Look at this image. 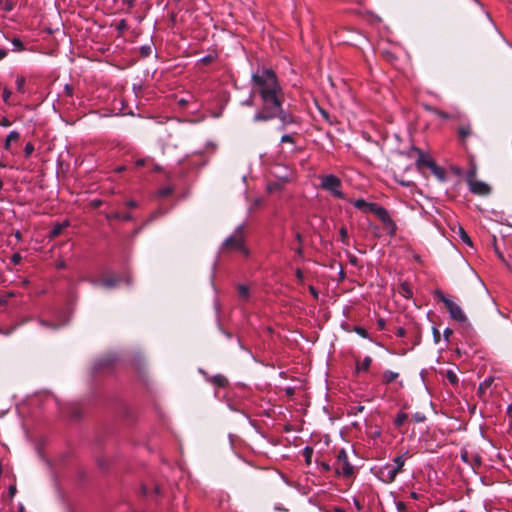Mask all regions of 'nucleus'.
Returning a JSON list of instances; mask_svg holds the SVG:
<instances>
[{"mask_svg": "<svg viewBox=\"0 0 512 512\" xmlns=\"http://www.w3.org/2000/svg\"><path fill=\"white\" fill-rule=\"evenodd\" d=\"M40 323H41L43 326L48 327V328H51V329H54V330L57 328V326H56V325H54V324H50V323L45 322V321H41Z\"/></svg>", "mask_w": 512, "mask_h": 512, "instance_id": "5fc2aeb1", "label": "nucleus"}, {"mask_svg": "<svg viewBox=\"0 0 512 512\" xmlns=\"http://www.w3.org/2000/svg\"><path fill=\"white\" fill-rule=\"evenodd\" d=\"M452 334H453L452 329H450V328H446V329L444 330L443 335H444V338H445V340H446L447 342L449 341V338H450V336H451Z\"/></svg>", "mask_w": 512, "mask_h": 512, "instance_id": "c03bdc74", "label": "nucleus"}, {"mask_svg": "<svg viewBox=\"0 0 512 512\" xmlns=\"http://www.w3.org/2000/svg\"><path fill=\"white\" fill-rule=\"evenodd\" d=\"M210 382L220 388H224L228 385V379L224 375H221V374L214 375L210 379Z\"/></svg>", "mask_w": 512, "mask_h": 512, "instance_id": "a211bd4d", "label": "nucleus"}, {"mask_svg": "<svg viewBox=\"0 0 512 512\" xmlns=\"http://www.w3.org/2000/svg\"><path fill=\"white\" fill-rule=\"evenodd\" d=\"M312 455H313V448L310 447V446H306L303 449V456L305 457V460H306L307 464H310Z\"/></svg>", "mask_w": 512, "mask_h": 512, "instance_id": "cd10ccee", "label": "nucleus"}, {"mask_svg": "<svg viewBox=\"0 0 512 512\" xmlns=\"http://www.w3.org/2000/svg\"><path fill=\"white\" fill-rule=\"evenodd\" d=\"M490 383H491L490 380H485L483 383H481L479 386V392L482 393L484 387H488L490 385Z\"/></svg>", "mask_w": 512, "mask_h": 512, "instance_id": "8fccbe9b", "label": "nucleus"}, {"mask_svg": "<svg viewBox=\"0 0 512 512\" xmlns=\"http://www.w3.org/2000/svg\"><path fill=\"white\" fill-rule=\"evenodd\" d=\"M8 52L6 49L1 48L0 49V60L4 59L7 56Z\"/></svg>", "mask_w": 512, "mask_h": 512, "instance_id": "052dcab7", "label": "nucleus"}, {"mask_svg": "<svg viewBox=\"0 0 512 512\" xmlns=\"http://www.w3.org/2000/svg\"><path fill=\"white\" fill-rule=\"evenodd\" d=\"M320 187L321 189L329 192L333 197L338 199H344L345 195L342 192V182L340 178L333 174L320 176Z\"/></svg>", "mask_w": 512, "mask_h": 512, "instance_id": "20e7f679", "label": "nucleus"}, {"mask_svg": "<svg viewBox=\"0 0 512 512\" xmlns=\"http://www.w3.org/2000/svg\"><path fill=\"white\" fill-rule=\"evenodd\" d=\"M72 417L73 418H79L80 417V412L78 410H75L73 413H72Z\"/></svg>", "mask_w": 512, "mask_h": 512, "instance_id": "0e129e2a", "label": "nucleus"}, {"mask_svg": "<svg viewBox=\"0 0 512 512\" xmlns=\"http://www.w3.org/2000/svg\"><path fill=\"white\" fill-rule=\"evenodd\" d=\"M135 0H123V3L128 5V7H133Z\"/></svg>", "mask_w": 512, "mask_h": 512, "instance_id": "680f3d73", "label": "nucleus"}, {"mask_svg": "<svg viewBox=\"0 0 512 512\" xmlns=\"http://www.w3.org/2000/svg\"><path fill=\"white\" fill-rule=\"evenodd\" d=\"M215 57L213 55H207L205 57H203L201 59V61L204 63V64H210L214 61Z\"/></svg>", "mask_w": 512, "mask_h": 512, "instance_id": "79ce46f5", "label": "nucleus"}, {"mask_svg": "<svg viewBox=\"0 0 512 512\" xmlns=\"http://www.w3.org/2000/svg\"><path fill=\"white\" fill-rule=\"evenodd\" d=\"M12 45H13V50L14 51H23L25 50V46H24V43L21 41L20 38H13L12 41H11Z\"/></svg>", "mask_w": 512, "mask_h": 512, "instance_id": "5701e85b", "label": "nucleus"}, {"mask_svg": "<svg viewBox=\"0 0 512 512\" xmlns=\"http://www.w3.org/2000/svg\"><path fill=\"white\" fill-rule=\"evenodd\" d=\"M251 89L252 94L258 95L261 100L260 109H267L284 98L278 77L275 71L269 68L258 69L252 74Z\"/></svg>", "mask_w": 512, "mask_h": 512, "instance_id": "f257e3e1", "label": "nucleus"}, {"mask_svg": "<svg viewBox=\"0 0 512 512\" xmlns=\"http://www.w3.org/2000/svg\"><path fill=\"white\" fill-rule=\"evenodd\" d=\"M378 326L380 329H384V319L383 318L378 319Z\"/></svg>", "mask_w": 512, "mask_h": 512, "instance_id": "e2e57ef3", "label": "nucleus"}, {"mask_svg": "<svg viewBox=\"0 0 512 512\" xmlns=\"http://www.w3.org/2000/svg\"><path fill=\"white\" fill-rule=\"evenodd\" d=\"M295 275H296V278H297L298 282L299 283H303V281H304V274H303L302 270L299 269V268L296 269Z\"/></svg>", "mask_w": 512, "mask_h": 512, "instance_id": "58836bf2", "label": "nucleus"}, {"mask_svg": "<svg viewBox=\"0 0 512 512\" xmlns=\"http://www.w3.org/2000/svg\"><path fill=\"white\" fill-rule=\"evenodd\" d=\"M440 337H441V335H440L439 330H438L437 328H433V338H434V342H435V343H439V341H440Z\"/></svg>", "mask_w": 512, "mask_h": 512, "instance_id": "37998d69", "label": "nucleus"}, {"mask_svg": "<svg viewBox=\"0 0 512 512\" xmlns=\"http://www.w3.org/2000/svg\"><path fill=\"white\" fill-rule=\"evenodd\" d=\"M366 214L375 215L380 221L384 222V208L375 204L368 203L365 212Z\"/></svg>", "mask_w": 512, "mask_h": 512, "instance_id": "9b49d317", "label": "nucleus"}, {"mask_svg": "<svg viewBox=\"0 0 512 512\" xmlns=\"http://www.w3.org/2000/svg\"><path fill=\"white\" fill-rule=\"evenodd\" d=\"M413 151L417 153L418 156L416 160V165L418 168H421V166H426L429 168V162H434V160L428 154H425L421 150L413 148Z\"/></svg>", "mask_w": 512, "mask_h": 512, "instance_id": "ddd939ff", "label": "nucleus"}, {"mask_svg": "<svg viewBox=\"0 0 512 512\" xmlns=\"http://www.w3.org/2000/svg\"><path fill=\"white\" fill-rule=\"evenodd\" d=\"M126 206H127L128 208H135V207H137V202H136V201H134V200H130V201H128V202L126 203Z\"/></svg>", "mask_w": 512, "mask_h": 512, "instance_id": "6e6d98bb", "label": "nucleus"}, {"mask_svg": "<svg viewBox=\"0 0 512 512\" xmlns=\"http://www.w3.org/2000/svg\"><path fill=\"white\" fill-rule=\"evenodd\" d=\"M100 204H101V201H100V200H95V201H93V205H94L95 207L100 206Z\"/></svg>", "mask_w": 512, "mask_h": 512, "instance_id": "774afa93", "label": "nucleus"}, {"mask_svg": "<svg viewBox=\"0 0 512 512\" xmlns=\"http://www.w3.org/2000/svg\"><path fill=\"white\" fill-rule=\"evenodd\" d=\"M116 362V357L112 354L104 355L95 360L93 369L96 372L109 371L113 368Z\"/></svg>", "mask_w": 512, "mask_h": 512, "instance_id": "6e6552de", "label": "nucleus"}, {"mask_svg": "<svg viewBox=\"0 0 512 512\" xmlns=\"http://www.w3.org/2000/svg\"><path fill=\"white\" fill-rule=\"evenodd\" d=\"M334 469L337 475H342L345 478L354 476V466L349 462L347 452L344 449L338 451Z\"/></svg>", "mask_w": 512, "mask_h": 512, "instance_id": "39448f33", "label": "nucleus"}, {"mask_svg": "<svg viewBox=\"0 0 512 512\" xmlns=\"http://www.w3.org/2000/svg\"><path fill=\"white\" fill-rule=\"evenodd\" d=\"M408 415L405 412H399L397 417L394 420V425L396 427H401L403 423L407 420Z\"/></svg>", "mask_w": 512, "mask_h": 512, "instance_id": "4be33fe9", "label": "nucleus"}, {"mask_svg": "<svg viewBox=\"0 0 512 512\" xmlns=\"http://www.w3.org/2000/svg\"><path fill=\"white\" fill-rule=\"evenodd\" d=\"M340 240L344 245H349V236L346 227L342 226L339 230Z\"/></svg>", "mask_w": 512, "mask_h": 512, "instance_id": "b1692460", "label": "nucleus"}, {"mask_svg": "<svg viewBox=\"0 0 512 512\" xmlns=\"http://www.w3.org/2000/svg\"><path fill=\"white\" fill-rule=\"evenodd\" d=\"M321 467L326 472L330 471V469H331L330 465L328 463H326V462H322L321 463Z\"/></svg>", "mask_w": 512, "mask_h": 512, "instance_id": "bf43d9fd", "label": "nucleus"}, {"mask_svg": "<svg viewBox=\"0 0 512 512\" xmlns=\"http://www.w3.org/2000/svg\"><path fill=\"white\" fill-rule=\"evenodd\" d=\"M436 297L441 302L444 303V305L447 308L451 318H453L454 320H456L458 322H465L467 320V317H466L464 311L462 310V308L457 303H455L454 301H452L451 299L446 297L440 291L436 292Z\"/></svg>", "mask_w": 512, "mask_h": 512, "instance_id": "423d86ee", "label": "nucleus"}, {"mask_svg": "<svg viewBox=\"0 0 512 512\" xmlns=\"http://www.w3.org/2000/svg\"><path fill=\"white\" fill-rule=\"evenodd\" d=\"M173 192V189L170 188V187H166V188H163L161 191H160V195L163 196V197H167L169 195H171Z\"/></svg>", "mask_w": 512, "mask_h": 512, "instance_id": "a19ab883", "label": "nucleus"}, {"mask_svg": "<svg viewBox=\"0 0 512 512\" xmlns=\"http://www.w3.org/2000/svg\"><path fill=\"white\" fill-rule=\"evenodd\" d=\"M0 125L3 127H9V126H11V122L8 118L3 117L0 121Z\"/></svg>", "mask_w": 512, "mask_h": 512, "instance_id": "49530a36", "label": "nucleus"}, {"mask_svg": "<svg viewBox=\"0 0 512 512\" xmlns=\"http://www.w3.org/2000/svg\"><path fill=\"white\" fill-rule=\"evenodd\" d=\"M429 169L434 174V176L441 182H444L446 180V172L444 168L436 165L435 162H429Z\"/></svg>", "mask_w": 512, "mask_h": 512, "instance_id": "4468645a", "label": "nucleus"}, {"mask_svg": "<svg viewBox=\"0 0 512 512\" xmlns=\"http://www.w3.org/2000/svg\"><path fill=\"white\" fill-rule=\"evenodd\" d=\"M470 191L477 195H487L490 193V187L488 184L482 181L469 180Z\"/></svg>", "mask_w": 512, "mask_h": 512, "instance_id": "9d476101", "label": "nucleus"}, {"mask_svg": "<svg viewBox=\"0 0 512 512\" xmlns=\"http://www.w3.org/2000/svg\"><path fill=\"white\" fill-rule=\"evenodd\" d=\"M15 237L18 239V240H21L22 239V234L20 231H16L15 233Z\"/></svg>", "mask_w": 512, "mask_h": 512, "instance_id": "69168bd1", "label": "nucleus"}, {"mask_svg": "<svg viewBox=\"0 0 512 512\" xmlns=\"http://www.w3.org/2000/svg\"><path fill=\"white\" fill-rule=\"evenodd\" d=\"M106 218L108 220L131 221L132 220V215L130 213L113 212V213L107 214Z\"/></svg>", "mask_w": 512, "mask_h": 512, "instance_id": "f3484780", "label": "nucleus"}, {"mask_svg": "<svg viewBox=\"0 0 512 512\" xmlns=\"http://www.w3.org/2000/svg\"><path fill=\"white\" fill-rule=\"evenodd\" d=\"M368 202H366L364 199H357L354 201L353 205L355 208L365 212Z\"/></svg>", "mask_w": 512, "mask_h": 512, "instance_id": "c756f323", "label": "nucleus"}, {"mask_svg": "<svg viewBox=\"0 0 512 512\" xmlns=\"http://www.w3.org/2000/svg\"><path fill=\"white\" fill-rule=\"evenodd\" d=\"M280 141H281V143H291V144L295 143V140H294L293 136L290 135V134L283 135L281 137Z\"/></svg>", "mask_w": 512, "mask_h": 512, "instance_id": "c9c22d12", "label": "nucleus"}, {"mask_svg": "<svg viewBox=\"0 0 512 512\" xmlns=\"http://www.w3.org/2000/svg\"><path fill=\"white\" fill-rule=\"evenodd\" d=\"M405 464L404 455H399L393 459V468L388 471V480L386 482H392L396 475L402 470Z\"/></svg>", "mask_w": 512, "mask_h": 512, "instance_id": "1a4fd4ad", "label": "nucleus"}, {"mask_svg": "<svg viewBox=\"0 0 512 512\" xmlns=\"http://www.w3.org/2000/svg\"><path fill=\"white\" fill-rule=\"evenodd\" d=\"M243 227L239 226L235 230L234 234L229 236L222 244L221 250L224 253H229L232 251H241L245 255H248V250L244 246V237H243Z\"/></svg>", "mask_w": 512, "mask_h": 512, "instance_id": "7ed1b4c3", "label": "nucleus"}, {"mask_svg": "<svg viewBox=\"0 0 512 512\" xmlns=\"http://www.w3.org/2000/svg\"><path fill=\"white\" fill-rule=\"evenodd\" d=\"M399 374L397 372L386 371V393L389 391L395 393L394 400L401 398L400 389L402 388V382H397Z\"/></svg>", "mask_w": 512, "mask_h": 512, "instance_id": "0eeeda50", "label": "nucleus"}, {"mask_svg": "<svg viewBox=\"0 0 512 512\" xmlns=\"http://www.w3.org/2000/svg\"><path fill=\"white\" fill-rule=\"evenodd\" d=\"M284 98L271 105L267 109H259L253 116L254 123L268 122L279 119L281 122L279 130H285L289 125L298 123V118L283 108Z\"/></svg>", "mask_w": 512, "mask_h": 512, "instance_id": "f03ea898", "label": "nucleus"}, {"mask_svg": "<svg viewBox=\"0 0 512 512\" xmlns=\"http://www.w3.org/2000/svg\"><path fill=\"white\" fill-rule=\"evenodd\" d=\"M3 10H5L6 12H10L14 9V2L11 1V0H6L4 3H3V7H2Z\"/></svg>", "mask_w": 512, "mask_h": 512, "instance_id": "473e14b6", "label": "nucleus"}, {"mask_svg": "<svg viewBox=\"0 0 512 512\" xmlns=\"http://www.w3.org/2000/svg\"><path fill=\"white\" fill-rule=\"evenodd\" d=\"M296 252V255L299 256V257H303L304 255V250H303V247L302 245H299L298 248L295 250Z\"/></svg>", "mask_w": 512, "mask_h": 512, "instance_id": "603ef678", "label": "nucleus"}, {"mask_svg": "<svg viewBox=\"0 0 512 512\" xmlns=\"http://www.w3.org/2000/svg\"><path fill=\"white\" fill-rule=\"evenodd\" d=\"M69 226V222L68 221H64L62 223H56L52 229L49 231V234H48V237L50 239H54L56 237H58L62 231Z\"/></svg>", "mask_w": 512, "mask_h": 512, "instance_id": "2eb2a0df", "label": "nucleus"}, {"mask_svg": "<svg viewBox=\"0 0 512 512\" xmlns=\"http://www.w3.org/2000/svg\"><path fill=\"white\" fill-rule=\"evenodd\" d=\"M19 139H20V133L18 131H11L5 140L4 149L7 151H11L12 142H16Z\"/></svg>", "mask_w": 512, "mask_h": 512, "instance_id": "dca6fc26", "label": "nucleus"}, {"mask_svg": "<svg viewBox=\"0 0 512 512\" xmlns=\"http://www.w3.org/2000/svg\"><path fill=\"white\" fill-rule=\"evenodd\" d=\"M472 134V130L470 125H462L458 129V135L461 141H464L467 137H469Z\"/></svg>", "mask_w": 512, "mask_h": 512, "instance_id": "6ab92c4d", "label": "nucleus"}, {"mask_svg": "<svg viewBox=\"0 0 512 512\" xmlns=\"http://www.w3.org/2000/svg\"><path fill=\"white\" fill-rule=\"evenodd\" d=\"M355 332L363 338H366L368 336L367 330L363 327H355Z\"/></svg>", "mask_w": 512, "mask_h": 512, "instance_id": "4c0bfd02", "label": "nucleus"}, {"mask_svg": "<svg viewBox=\"0 0 512 512\" xmlns=\"http://www.w3.org/2000/svg\"><path fill=\"white\" fill-rule=\"evenodd\" d=\"M459 236L460 239L467 245L472 246V241L469 237V235L466 233V231L463 228H459Z\"/></svg>", "mask_w": 512, "mask_h": 512, "instance_id": "a878e982", "label": "nucleus"}, {"mask_svg": "<svg viewBox=\"0 0 512 512\" xmlns=\"http://www.w3.org/2000/svg\"><path fill=\"white\" fill-rule=\"evenodd\" d=\"M295 238H296V240H297V242H298V244H299V245H302V244H303V237H302V235H301L300 233H298V232H297V233L295 234Z\"/></svg>", "mask_w": 512, "mask_h": 512, "instance_id": "4d7b16f0", "label": "nucleus"}, {"mask_svg": "<svg viewBox=\"0 0 512 512\" xmlns=\"http://www.w3.org/2000/svg\"><path fill=\"white\" fill-rule=\"evenodd\" d=\"M413 419L415 422L421 423L426 420V416L423 413L417 412L413 415Z\"/></svg>", "mask_w": 512, "mask_h": 512, "instance_id": "f704fd0d", "label": "nucleus"}, {"mask_svg": "<svg viewBox=\"0 0 512 512\" xmlns=\"http://www.w3.org/2000/svg\"><path fill=\"white\" fill-rule=\"evenodd\" d=\"M152 54L151 45H143L140 47V55L144 58L149 57Z\"/></svg>", "mask_w": 512, "mask_h": 512, "instance_id": "c85d7f7f", "label": "nucleus"}, {"mask_svg": "<svg viewBox=\"0 0 512 512\" xmlns=\"http://www.w3.org/2000/svg\"><path fill=\"white\" fill-rule=\"evenodd\" d=\"M121 281L122 278L118 276H104L100 280V284L106 289H112L117 287Z\"/></svg>", "mask_w": 512, "mask_h": 512, "instance_id": "f8f14e48", "label": "nucleus"}, {"mask_svg": "<svg viewBox=\"0 0 512 512\" xmlns=\"http://www.w3.org/2000/svg\"><path fill=\"white\" fill-rule=\"evenodd\" d=\"M309 292L313 295V297L315 299L318 298V291L316 290V288L312 285L309 286Z\"/></svg>", "mask_w": 512, "mask_h": 512, "instance_id": "09e8293b", "label": "nucleus"}, {"mask_svg": "<svg viewBox=\"0 0 512 512\" xmlns=\"http://www.w3.org/2000/svg\"><path fill=\"white\" fill-rule=\"evenodd\" d=\"M282 189V185L279 182H271L268 184V190L270 192Z\"/></svg>", "mask_w": 512, "mask_h": 512, "instance_id": "72a5a7b5", "label": "nucleus"}, {"mask_svg": "<svg viewBox=\"0 0 512 512\" xmlns=\"http://www.w3.org/2000/svg\"><path fill=\"white\" fill-rule=\"evenodd\" d=\"M116 29H117L119 32H121V33H123L124 31H126V30L128 29V25H127L126 20H125V19L120 20V21H119V23H118V24H117V26H116Z\"/></svg>", "mask_w": 512, "mask_h": 512, "instance_id": "2f4dec72", "label": "nucleus"}, {"mask_svg": "<svg viewBox=\"0 0 512 512\" xmlns=\"http://www.w3.org/2000/svg\"><path fill=\"white\" fill-rule=\"evenodd\" d=\"M238 295L241 299L246 300L249 297V289L246 285L238 286Z\"/></svg>", "mask_w": 512, "mask_h": 512, "instance_id": "393cba45", "label": "nucleus"}, {"mask_svg": "<svg viewBox=\"0 0 512 512\" xmlns=\"http://www.w3.org/2000/svg\"><path fill=\"white\" fill-rule=\"evenodd\" d=\"M448 379L452 382V383H456L457 382V377L454 373L452 372H449L448 373Z\"/></svg>", "mask_w": 512, "mask_h": 512, "instance_id": "864d4df0", "label": "nucleus"}, {"mask_svg": "<svg viewBox=\"0 0 512 512\" xmlns=\"http://www.w3.org/2000/svg\"><path fill=\"white\" fill-rule=\"evenodd\" d=\"M396 506L399 512H405L406 505L403 502H398Z\"/></svg>", "mask_w": 512, "mask_h": 512, "instance_id": "3c124183", "label": "nucleus"}, {"mask_svg": "<svg viewBox=\"0 0 512 512\" xmlns=\"http://www.w3.org/2000/svg\"><path fill=\"white\" fill-rule=\"evenodd\" d=\"M25 78L22 77V76H18L17 79H16V89L18 92L20 93H24L25 92Z\"/></svg>", "mask_w": 512, "mask_h": 512, "instance_id": "bb28decb", "label": "nucleus"}, {"mask_svg": "<svg viewBox=\"0 0 512 512\" xmlns=\"http://www.w3.org/2000/svg\"><path fill=\"white\" fill-rule=\"evenodd\" d=\"M371 362H372V359L370 357H368V356L365 357L361 363L357 364V370L358 371H367L371 365Z\"/></svg>", "mask_w": 512, "mask_h": 512, "instance_id": "412c9836", "label": "nucleus"}, {"mask_svg": "<svg viewBox=\"0 0 512 512\" xmlns=\"http://www.w3.org/2000/svg\"><path fill=\"white\" fill-rule=\"evenodd\" d=\"M125 282L129 286L132 284V280H131V278L129 276L125 277Z\"/></svg>", "mask_w": 512, "mask_h": 512, "instance_id": "338daca9", "label": "nucleus"}, {"mask_svg": "<svg viewBox=\"0 0 512 512\" xmlns=\"http://www.w3.org/2000/svg\"><path fill=\"white\" fill-rule=\"evenodd\" d=\"M11 261L14 264H19L22 261V256L19 253H14L11 257Z\"/></svg>", "mask_w": 512, "mask_h": 512, "instance_id": "ea45409f", "label": "nucleus"}, {"mask_svg": "<svg viewBox=\"0 0 512 512\" xmlns=\"http://www.w3.org/2000/svg\"><path fill=\"white\" fill-rule=\"evenodd\" d=\"M11 94H12L11 90L5 87L3 90V101L6 104H9V99L11 97Z\"/></svg>", "mask_w": 512, "mask_h": 512, "instance_id": "e433bc0d", "label": "nucleus"}, {"mask_svg": "<svg viewBox=\"0 0 512 512\" xmlns=\"http://www.w3.org/2000/svg\"><path fill=\"white\" fill-rule=\"evenodd\" d=\"M254 96H255V95H253V94L251 93L250 97H249V98L244 102V104H245V105H248V106H252V105H253V97H254Z\"/></svg>", "mask_w": 512, "mask_h": 512, "instance_id": "13d9d810", "label": "nucleus"}, {"mask_svg": "<svg viewBox=\"0 0 512 512\" xmlns=\"http://www.w3.org/2000/svg\"><path fill=\"white\" fill-rule=\"evenodd\" d=\"M395 334L397 337H403L406 334V331L404 328L399 327V328H397Z\"/></svg>", "mask_w": 512, "mask_h": 512, "instance_id": "de8ad7c7", "label": "nucleus"}, {"mask_svg": "<svg viewBox=\"0 0 512 512\" xmlns=\"http://www.w3.org/2000/svg\"><path fill=\"white\" fill-rule=\"evenodd\" d=\"M34 152V145L31 142H28L24 147V155L25 157H30Z\"/></svg>", "mask_w": 512, "mask_h": 512, "instance_id": "7c9ffc66", "label": "nucleus"}, {"mask_svg": "<svg viewBox=\"0 0 512 512\" xmlns=\"http://www.w3.org/2000/svg\"><path fill=\"white\" fill-rule=\"evenodd\" d=\"M64 90H65V94L67 96H72L73 95V87L71 85L66 84Z\"/></svg>", "mask_w": 512, "mask_h": 512, "instance_id": "a18cd8bd", "label": "nucleus"}, {"mask_svg": "<svg viewBox=\"0 0 512 512\" xmlns=\"http://www.w3.org/2000/svg\"><path fill=\"white\" fill-rule=\"evenodd\" d=\"M386 234H390L392 237L396 235L397 227L395 223L386 215Z\"/></svg>", "mask_w": 512, "mask_h": 512, "instance_id": "aec40b11", "label": "nucleus"}]
</instances>
